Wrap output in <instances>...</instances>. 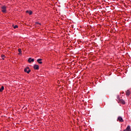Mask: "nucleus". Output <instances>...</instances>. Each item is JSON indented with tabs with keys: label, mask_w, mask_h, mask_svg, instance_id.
I'll return each mask as SVG.
<instances>
[{
	"label": "nucleus",
	"mask_w": 131,
	"mask_h": 131,
	"mask_svg": "<svg viewBox=\"0 0 131 131\" xmlns=\"http://www.w3.org/2000/svg\"><path fill=\"white\" fill-rule=\"evenodd\" d=\"M25 72H26L28 74H29V73L31 71V70L29 69V67H27L24 69Z\"/></svg>",
	"instance_id": "f257e3e1"
},
{
	"label": "nucleus",
	"mask_w": 131,
	"mask_h": 131,
	"mask_svg": "<svg viewBox=\"0 0 131 131\" xmlns=\"http://www.w3.org/2000/svg\"><path fill=\"white\" fill-rule=\"evenodd\" d=\"M2 12L3 13H6L7 12V7L5 6H3L2 7Z\"/></svg>",
	"instance_id": "f03ea898"
},
{
	"label": "nucleus",
	"mask_w": 131,
	"mask_h": 131,
	"mask_svg": "<svg viewBox=\"0 0 131 131\" xmlns=\"http://www.w3.org/2000/svg\"><path fill=\"white\" fill-rule=\"evenodd\" d=\"M33 68L36 70H38V69H39V66H38V65L37 64H34L33 66Z\"/></svg>",
	"instance_id": "7ed1b4c3"
},
{
	"label": "nucleus",
	"mask_w": 131,
	"mask_h": 131,
	"mask_svg": "<svg viewBox=\"0 0 131 131\" xmlns=\"http://www.w3.org/2000/svg\"><path fill=\"white\" fill-rule=\"evenodd\" d=\"M118 120L120 122H123V119H122V117H118Z\"/></svg>",
	"instance_id": "20e7f679"
},
{
	"label": "nucleus",
	"mask_w": 131,
	"mask_h": 131,
	"mask_svg": "<svg viewBox=\"0 0 131 131\" xmlns=\"http://www.w3.org/2000/svg\"><path fill=\"white\" fill-rule=\"evenodd\" d=\"M29 63H31V62H34V59L31 58V57H30L28 60Z\"/></svg>",
	"instance_id": "39448f33"
},
{
	"label": "nucleus",
	"mask_w": 131,
	"mask_h": 131,
	"mask_svg": "<svg viewBox=\"0 0 131 131\" xmlns=\"http://www.w3.org/2000/svg\"><path fill=\"white\" fill-rule=\"evenodd\" d=\"M41 61H42V59L40 58H39L37 60V62H38L39 64H42V62Z\"/></svg>",
	"instance_id": "423d86ee"
},
{
	"label": "nucleus",
	"mask_w": 131,
	"mask_h": 131,
	"mask_svg": "<svg viewBox=\"0 0 131 131\" xmlns=\"http://www.w3.org/2000/svg\"><path fill=\"white\" fill-rule=\"evenodd\" d=\"M123 131H131V129H130V126H128L126 129L124 130Z\"/></svg>",
	"instance_id": "0eeeda50"
},
{
	"label": "nucleus",
	"mask_w": 131,
	"mask_h": 131,
	"mask_svg": "<svg viewBox=\"0 0 131 131\" xmlns=\"http://www.w3.org/2000/svg\"><path fill=\"white\" fill-rule=\"evenodd\" d=\"M126 96H129V95H130V91H129V90H127L126 91Z\"/></svg>",
	"instance_id": "6e6552de"
},
{
	"label": "nucleus",
	"mask_w": 131,
	"mask_h": 131,
	"mask_svg": "<svg viewBox=\"0 0 131 131\" xmlns=\"http://www.w3.org/2000/svg\"><path fill=\"white\" fill-rule=\"evenodd\" d=\"M26 13H27V14H29L30 15H32V12L31 11H28V10H27V11H26Z\"/></svg>",
	"instance_id": "1a4fd4ad"
},
{
	"label": "nucleus",
	"mask_w": 131,
	"mask_h": 131,
	"mask_svg": "<svg viewBox=\"0 0 131 131\" xmlns=\"http://www.w3.org/2000/svg\"><path fill=\"white\" fill-rule=\"evenodd\" d=\"M4 90H5V87H4V86H2L1 88L0 89V92H3Z\"/></svg>",
	"instance_id": "9d476101"
},
{
	"label": "nucleus",
	"mask_w": 131,
	"mask_h": 131,
	"mask_svg": "<svg viewBox=\"0 0 131 131\" xmlns=\"http://www.w3.org/2000/svg\"><path fill=\"white\" fill-rule=\"evenodd\" d=\"M120 102L121 103H122V104H125V102H124V100H123V99H120Z\"/></svg>",
	"instance_id": "9b49d317"
},
{
	"label": "nucleus",
	"mask_w": 131,
	"mask_h": 131,
	"mask_svg": "<svg viewBox=\"0 0 131 131\" xmlns=\"http://www.w3.org/2000/svg\"><path fill=\"white\" fill-rule=\"evenodd\" d=\"M13 28H14V29H16V28H18V26H17V25L13 26Z\"/></svg>",
	"instance_id": "f8f14e48"
},
{
	"label": "nucleus",
	"mask_w": 131,
	"mask_h": 131,
	"mask_svg": "<svg viewBox=\"0 0 131 131\" xmlns=\"http://www.w3.org/2000/svg\"><path fill=\"white\" fill-rule=\"evenodd\" d=\"M18 52L19 54H21V53H22V50H21V49H18Z\"/></svg>",
	"instance_id": "ddd939ff"
},
{
	"label": "nucleus",
	"mask_w": 131,
	"mask_h": 131,
	"mask_svg": "<svg viewBox=\"0 0 131 131\" xmlns=\"http://www.w3.org/2000/svg\"><path fill=\"white\" fill-rule=\"evenodd\" d=\"M4 57H5V55H2V58H4Z\"/></svg>",
	"instance_id": "4468645a"
},
{
	"label": "nucleus",
	"mask_w": 131,
	"mask_h": 131,
	"mask_svg": "<svg viewBox=\"0 0 131 131\" xmlns=\"http://www.w3.org/2000/svg\"><path fill=\"white\" fill-rule=\"evenodd\" d=\"M38 24H39V25H40V23H38Z\"/></svg>",
	"instance_id": "2eb2a0df"
}]
</instances>
